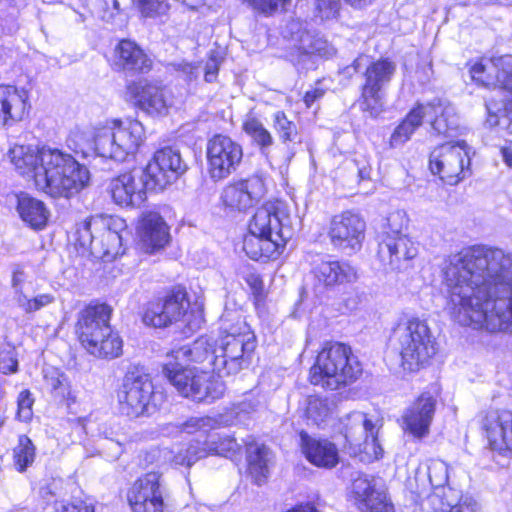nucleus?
<instances>
[{
  "label": "nucleus",
  "instance_id": "52",
  "mask_svg": "<svg viewBox=\"0 0 512 512\" xmlns=\"http://www.w3.org/2000/svg\"><path fill=\"white\" fill-rule=\"evenodd\" d=\"M361 108L372 117H377L383 110L382 91L362 86Z\"/></svg>",
  "mask_w": 512,
  "mask_h": 512
},
{
  "label": "nucleus",
  "instance_id": "21",
  "mask_svg": "<svg viewBox=\"0 0 512 512\" xmlns=\"http://www.w3.org/2000/svg\"><path fill=\"white\" fill-rule=\"evenodd\" d=\"M473 81L486 88H499L512 96V55L482 58L470 68Z\"/></svg>",
  "mask_w": 512,
  "mask_h": 512
},
{
  "label": "nucleus",
  "instance_id": "39",
  "mask_svg": "<svg viewBox=\"0 0 512 512\" xmlns=\"http://www.w3.org/2000/svg\"><path fill=\"white\" fill-rule=\"evenodd\" d=\"M16 199L21 219L33 229H42L48 220V211L44 203L25 193L16 195Z\"/></svg>",
  "mask_w": 512,
  "mask_h": 512
},
{
  "label": "nucleus",
  "instance_id": "4",
  "mask_svg": "<svg viewBox=\"0 0 512 512\" xmlns=\"http://www.w3.org/2000/svg\"><path fill=\"white\" fill-rule=\"evenodd\" d=\"M41 160L37 189L52 197L69 198L80 192L89 181L87 168L60 149L42 147Z\"/></svg>",
  "mask_w": 512,
  "mask_h": 512
},
{
  "label": "nucleus",
  "instance_id": "37",
  "mask_svg": "<svg viewBox=\"0 0 512 512\" xmlns=\"http://www.w3.org/2000/svg\"><path fill=\"white\" fill-rule=\"evenodd\" d=\"M314 273L326 286L353 282L357 278L356 270L350 264L339 261H321Z\"/></svg>",
  "mask_w": 512,
  "mask_h": 512
},
{
  "label": "nucleus",
  "instance_id": "34",
  "mask_svg": "<svg viewBox=\"0 0 512 512\" xmlns=\"http://www.w3.org/2000/svg\"><path fill=\"white\" fill-rule=\"evenodd\" d=\"M246 458L248 472L255 483L261 485L266 482L270 474V466L273 461L271 450L263 443L254 439L246 442Z\"/></svg>",
  "mask_w": 512,
  "mask_h": 512
},
{
  "label": "nucleus",
  "instance_id": "27",
  "mask_svg": "<svg viewBox=\"0 0 512 512\" xmlns=\"http://www.w3.org/2000/svg\"><path fill=\"white\" fill-rule=\"evenodd\" d=\"M259 401L254 397H246L243 401L233 405L231 411L227 414H219L216 417H193L184 424V430L187 433L197 431L206 432L220 426H230L235 419L241 420L244 416L249 415L257 410Z\"/></svg>",
  "mask_w": 512,
  "mask_h": 512
},
{
  "label": "nucleus",
  "instance_id": "38",
  "mask_svg": "<svg viewBox=\"0 0 512 512\" xmlns=\"http://www.w3.org/2000/svg\"><path fill=\"white\" fill-rule=\"evenodd\" d=\"M216 348V344H214L207 337H200L195 340L192 345L182 346L176 350H173L169 358H172L176 361H193L197 363H205L212 367L214 370V349Z\"/></svg>",
  "mask_w": 512,
  "mask_h": 512
},
{
  "label": "nucleus",
  "instance_id": "17",
  "mask_svg": "<svg viewBox=\"0 0 512 512\" xmlns=\"http://www.w3.org/2000/svg\"><path fill=\"white\" fill-rule=\"evenodd\" d=\"M206 158L211 179L220 181L237 170L243 158V150L229 136L216 134L207 142Z\"/></svg>",
  "mask_w": 512,
  "mask_h": 512
},
{
  "label": "nucleus",
  "instance_id": "53",
  "mask_svg": "<svg viewBox=\"0 0 512 512\" xmlns=\"http://www.w3.org/2000/svg\"><path fill=\"white\" fill-rule=\"evenodd\" d=\"M54 301L55 297L52 294L44 293L33 297L27 294L25 297L20 298L17 306L25 313H34L52 304Z\"/></svg>",
  "mask_w": 512,
  "mask_h": 512
},
{
  "label": "nucleus",
  "instance_id": "30",
  "mask_svg": "<svg viewBox=\"0 0 512 512\" xmlns=\"http://www.w3.org/2000/svg\"><path fill=\"white\" fill-rule=\"evenodd\" d=\"M28 92L12 85H0V126H12L24 119L30 107Z\"/></svg>",
  "mask_w": 512,
  "mask_h": 512
},
{
  "label": "nucleus",
  "instance_id": "49",
  "mask_svg": "<svg viewBox=\"0 0 512 512\" xmlns=\"http://www.w3.org/2000/svg\"><path fill=\"white\" fill-rule=\"evenodd\" d=\"M331 415V407L327 399L318 396L308 398L306 407V416L314 424L320 425L325 422Z\"/></svg>",
  "mask_w": 512,
  "mask_h": 512
},
{
  "label": "nucleus",
  "instance_id": "60",
  "mask_svg": "<svg viewBox=\"0 0 512 512\" xmlns=\"http://www.w3.org/2000/svg\"><path fill=\"white\" fill-rule=\"evenodd\" d=\"M177 70L181 72L187 80L192 81L197 79L201 69L199 65H195L192 63L182 62L178 64Z\"/></svg>",
  "mask_w": 512,
  "mask_h": 512
},
{
  "label": "nucleus",
  "instance_id": "41",
  "mask_svg": "<svg viewBox=\"0 0 512 512\" xmlns=\"http://www.w3.org/2000/svg\"><path fill=\"white\" fill-rule=\"evenodd\" d=\"M487 117L485 124L490 127L509 129L512 124V96L505 95L499 100L490 98L485 101Z\"/></svg>",
  "mask_w": 512,
  "mask_h": 512
},
{
  "label": "nucleus",
  "instance_id": "62",
  "mask_svg": "<svg viewBox=\"0 0 512 512\" xmlns=\"http://www.w3.org/2000/svg\"><path fill=\"white\" fill-rule=\"evenodd\" d=\"M57 512H94V508L91 505L79 502L78 504H63Z\"/></svg>",
  "mask_w": 512,
  "mask_h": 512
},
{
  "label": "nucleus",
  "instance_id": "26",
  "mask_svg": "<svg viewBox=\"0 0 512 512\" xmlns=\"http://www.w3.org/2000/svg\"><path fill=\"white\" fill-rule=\"evenodd\" d=\"M437 400L429 392H423L404 412L403 424L405 431L415 438L421 439L429 434Z\"/></svg>",
  "mask_w": 512,
  "mask_h": 512
},
{
  "label": "nucleus",
  "instance_id": "18",
  "mask_svg": "<svg viewBox=\"0 0 512 512\" xmlns=\"http://www.w3.org/2000/svg\"><path fill=\"white\" fill-rule=\"evenodd\" d=\"M97 238L93 245V255L104 261H111L124 253L122 240L127 234L125 220L113 216H95L93 223Z\"/></svg>",
  "mask_w": 512,
  "mask_h": 512
},
{
  "label": "nucleus",
  "instance_id": "61",
  "mask_svg": "<svg viewBox=\"0 0 512 512\" xmlns=\"http://www.w3.org/2000/svg\"><path fill=\"white\" fill-rule=\"evenodd\" d=\"M219 70V61L215 57H210L205 66V81L206 82H214L217 78Z\"/></svg>",
  "mask_w": 512,
  "mask_h": 512
},
{
  "label": "nucleus",
  "instance_id": "24",
  "mask_svg": "<svg viewBox=\"0 0 512 512\" xmlns=\"http://www.w3.org/2000/svg\"><path fill=\"white\" fill-rule=\"evenodd\" d=\"M365 228V221L358 214L344 212L333 217L328 234L335 247L354 251L361 247Z\"/></svg>",
  "mask_w": 512,
  "mask_h": 512
},
{
  "label": "nucleus",
  "instance_id": "59",
  "mask_svg": "<svg viewBox=\"0 0 512 512\" xmlns=\"http://www.w3.org/2000/svg\"><path fill=\"white\" fill-rule=\"evenodd\" d=\"M246 283L250 287L252 293L256 299H260L263 296L264 284L259 274L255 272H249L244 277Z\"/></svg>",
  "mask_w": 512,
  "mask_h": 512
},
{
  "label": "nucleus",
  "instance_id": "40",
  "mask_svg": "<svg viewBox=\"0 0 512 512\" xmlns=\"http://www.w3.org/2000/svg\"><path fill=\"white\" fill-rule=\"evenodd\" d=\"M272 127L285 146L286 158L290 161L295 155L294 145L300 142L297 125L283 111H276L272 114Z\"/></svg>",
  "mask_w": 512,
  "mask_h": 512
},
{
  "label": "nucleus",
  "instance_id": "7",
  "mask_svg": "<svg viewBox=\"0 0 512 512\" xmlns=\"http://www.w3.org/2000/svg\"><path fill=\"white\" fill-rule=\"evenodd\" d=\"M360 373V363L349 346L338 342L327 343L310 370V381L313 385L337 390L353 382Z\"/></svg>",
  "mask_w": 512,
  "mask_h": 512
},
{
  "label": "nucleus",
  "instance_id": "63",
  "mask_svg": "<svg viewBox=\"0 0 512 512\" xmlns=\"http://www.w3.org/2000/svg\"><path fill=\"white\" fill-rule=\"evenodd\" d=\"M285 512H320V510L315 502L306 501L296 504Z\"/></svg>",
  "mask_w": 512,
  "mask_h": 512
},
{
  "label": "nucleus",
  "instance_id": "10",
  "mask_svg": "<svg viewBox=\"0 0 512 512\" xmlns=\"http://www.w3.org/2000/svg\"><path fill=\"white\" fill-rule=\"evenodd\" d=\"M425 117L431 120V126L438 134L446 135L458 126L455 108L446 100L436 99L427 105H418L395 128L390 137V145L397 147L407 142Z\"/></svg>",
  "mask_w": 512,
  "mask_h": 512
},
{
  "label": "nucleus",
  "instance_id": "12",
  "mask_svg": "<svg viewBox=\"0 0 512 512\" xmlns=\"http://www.w3.org/2000/svg\"><path fill=\"white\" fill-rule=\"evenodd\" d=\"M382 424L377 418L360 411H354L342 418V432L363 462H373L382 458L384 450L378 434Z\"/></svg>",
  "mask_w": 512,
  "mask_h": 512
},
{
  "label": "nucleus",
  "instance_id": "47",
  "mask_svg": "<svg viewBox=\"0 0 512 512\" xmlns=\"http://www.w3.org/2000/svg\"><path fill=\"white\" fill-rule=\"evenodd\" d=\"M340 0H314L312 19L316 23L335 20L340 15Z\"/></svg>",
  "mask_w": 512,
  "mask_h": 512
},
{
  "label": "nucleus",
  "instance_id": "32",
  "mask_svg": "<svg viewBox=\"0 0 512 512\" xmlns=\"http://www.w3.org/2000/svg\"><path fill=\"white\" fill-rule=\"evenodd\" d=\"M301 448L306 459L317 467L330 469L339 462L337 447L326 439H316L301 433Z\"/></svg>",
  "mask_w": 512,
  "mask_h": 512
},
{
  "label": "nucleus",
  "instance_id": "29",
  "mask_svg": "<svg viewBox=\"0 0 512 512\" xmlns=\"http://www.w3.org/2000/svg\"><path fill=\"white\" fill-rule=\"evenodd\" d=\"M489 444L493 450L512 452V412L491 410L483 421Z\"/></svg>",
  "mask_w": 512,
  "mask_h": 512
},
{
  "label": "nucleus",
  "instance_id": "5",
  "mask_svg": "<svg viewBox=\"0 0 512 512\" xmlns=\"http://www.w3.org/2000/svg\"><path fill=\"white\" fill-rule=\"evenodd\" d=\"M112 307L105 303L89 305L78 314L76 334L82 346L98 358H117L123 341L110 326Z\"/></svg>",
  "mask_w": 512,
  "mask_h": 512
},
{
  "label": "nucleus",
  "instance_id": "11",
  "mask_svg": "<svg viewBox=\"0 0 512 512\" xmlns=\"http://www.w3.org/2000/svg\"><path fill=\"white\" fill-rule=\"evenodd\" d=\"M163 372L182 396L196 401L217 399L225 392V385L220 379H214L209 372L196 367H184L172 358L164 365Z\"/></svg>",
  "mask_w": 512,
  "mask_h": 512
},
{
  "label": "nucleus",
  "instance_id": "44",
  "mask_svg": "<svg viewBox=\"0 0 512 512\" xmlns=\"http://www.w3.org/2000/svg\"><path fill=\"white\" fill-rule=\"evenodd\" d=\"M242 127L252 142L259 147L260 151L263 154H267L274 144V138L264 124L256 117H248Z\"/></svg>",
  "mask_w": 512,
  "mask_h": 512
},
{
  "label": "nucleus",
  "instance_id": "50",
  "mask_svg": "<svg viewBox=\"0 0 512 512\" xmlns=\"http://www.w3.org/2000/svg\"><path fill=\"white\" fill-rule=\"evenodd\" d=\"M207 448V452H214L215 454L222 455L224 457H233L239 450L240 445L237 441L229 436L219 438L218 441L214 439V435H209V441L202 444Z\"/></svg>",
  "mask_w": 512,
  "mask_h": 512
},
{
  "label": "nucleus",
  "instance_id": "9",
  "mask_svg": "<svg viewBox=\"0 0 512 512\" xmlns=\"http://www.w3.org/2000/svg\"><path fill=\"white\" fill-rule=\"evenodd\" d=\"M394 338L405 370L417 371L437 352V343L426 321L411 318L398 324Z\"/></svg>",
  "mask_w": 512,
  "mask_h": 512
},
{
  "label": "nucleus",
  "instance_id": "33",
  "mask_svg": "<svg viewBox=\"0 0 512 512\" xmlns=\"http://www.w3.org/2000/svg\"><path fill=\"white\" fill-rule=\"evenodd\" d=\"M114 65L121 71L146 73L151 69L152 62L135 42L122 40L115 48Z\"/></svg>",
  "mask_w": 512,
  "mask_h": 512
},
{
  "label": "nucleus",
  "instance_id": "42",
  "mask_svg": "<svg viewBox=\"0 0 512 512\" xmlns=\"http://www.w3.org/2000/svg\"><path fill=\"white\" fill-rule=\"evenodd\" d=\"M158 453H163L164 457L173 454L172 462L175 465L191 467L199 459L208 455L207 448L203 446L200 441H193L189 444L177 447L176 451L168 449L157 450Z\"/></svg>",
  "mask_w": 512,
  "mask_h": 512
},
{
  "label": "nucleus",
  "instance_id": "43",
  "mask_svg": "<svg viewBox=\"0 0 512 512\" xmlns=\"http://www.w3.org/2000/svg\"><path fill=\"white\" fill-rule=\"evenodd\" d=\"M43 374L45 386L55 399L66 400L71 397V386L63 372L54 367H47Z\"/></svg>",
  "mask_w": 512,
  "mask_h": 512
},
{
  "label": "nucleus",
  "instance_id": "54",
  "mask_svg": "<svg viewBox=\"0 0 512 512\" xmlns=\"http://www.w3.org/2000/svg\"><path fill=\"white\" fill-rule=\"evenodd\" d=\"M30 284L31 282L26 272L20 267L15 268L12 274V288L14 291L13 298L16 304L20 301V298L28 294V286Z\"/></svg>",
  "mask_w": 512,
  "mask_h": 512
},
{
  "label": "nucleus",
  "instance_id": "8",
  "mask_svg": "<svg viewBox=\"0 0 512 512\" xmlns=\"http://www.w3.org/2000/svg\"><path fill=\"white\" fill-rule=\"evenodd\" d=\"M407 225L406 213L401 210L390 213L386 219L377 249V258L385 270L406 269L418 254L417 245L404 233Z\"/></svg>",
  "mask_w": 512,
  "mask_h": 512
},
{
  "label": "nucleus",
  "instance_id": "51",
  "mask_svg": "<svg viewBox=\"0 0 512 512\" xmlns=\"http://www.w3.org/2000/svg\"><path fill=\"white\" fill-rule=\"evenodd\" d=\"M95 222V216H92L83 222L79 223L76 228L75 236L76 243L84 250H89L93 255V245L96 241L97 234L94 229L93 223Z\"/></svg>",
  "mask_w": 512,
  "mask_h": 512
},
{
  "label": "nucleus",
  "instance_id": "55",
  "mask_svg": "<svg viewBox=\"0 0 512 512\" xmlns=\"http://www.w3.org/2000/svg\"><path fill=\"white\" fill-rule=\"evenodd\" d=\"M18 370V360L15 348L5 345L0 349V372L3 374L15 373Z\"/></svg>",
  "mask_w": 512,
  "mask_h": 512
},
{
  "label": "nucleus",
  "instance_id": "23",
  "mask_svg": "<svg viewBox=\"0 0 512 512\" xmlns=\"http://www.w3.org/2000/svg\"><path fill=\"white\" fill-rule=\"evenodd\" d=\"M266 192L262 177L253 175L227 184L220 196L224 209L228 212H245L257 203Z\"/></svg>",
  "mask_w": 512,
  "mask_h": 512
},
{
  "label": "nucleus",
  "instance_id": "1",
  "mask_svg": "<svg viewBox=\"0 0 512 512\" xmlns=\"http://www.w3.org/2000/svg\"><path fill=\"white\" fill-rule=\"evenodd\" d=\"M443 283L455 320L490 333L512 334V252L473 245L451 254Z\"/></svg>",
  "mask_w": 512,
  "mask_h": 512
},
{
  "label": "nucleus",
  "instance_id": "25",
  "mask_svg": "<svg viewBox=\"0 0 512 512\" xmlns=\"http://www.w3.org/2000/svg\"><path fill=\"white\" fill-rule=\"evenodd\" d=\"M127 93L134 105L150 116L165 115L171 105L164 88L147 80L131 83Z\"/></svg>",
  "mask_w": 512,
  "mask_h": 512
},
{
  "label": "nucleus",
  "instance_id": "15",
  "mask_svg": "<svg viewBox=\"0 0 512 512\" xmlns=\"http://www.w3.org/2000/svg\"><path fill=\"white\" fill-rule=\"evenodd\" d=\"M470 150L463 140L436 147L429 157L431 172L449 185L458 184L470 174Z\"/></svg>",
  "mask_w": 512,
  "mask_h": 512
},
{
  "label": "nucleus",
  "instance_id": "13",
  "mask_svg": "<svg viewBox=\"0 0 512 512\" xmlns=\"http://www.w3.org/2000/svg\"><path fill=\"white\" fill-rule=\"evenodd\" d=\"M118 408L129 418L149 415L156 410L157 394L149 374L129 370L117 391Z\"/></svg>",
  "mask_w": 512,
  "mask_h": 512
},
{
  "label": "nucleus",
  "instance_id": "36",
  "mask_svg": "<svg viewBox=\"0 0 512 512\" xmlns=\"http://www.w3.org/2000/svg\"><path fill=\"white\" fill-rule=\"evenodd\" d=\"M428 505L435 512H477V503L470 496L459 497L455 489L446 490V498L435 492L427 496Z\"/></svg>",
  "mask_w": 512,
  "mask_h": 512
},
{
  "label": "nucleus",
  "instance_id": "28",
  "mask_svg": "<svg viewBox=\"0 0 512 512\" xmlns=\"http://www.w3.org/2000/svg\"><path fill=\"white\" fill-rule=\"evenodd\" d=\"M355 72L363 71V86L383 91L391 82L397 65L388 58L371 61L368 56L360 55L352 64Z\"/></svg>",
  "mask_w": 512,
  "mask_h": 512
},
{
  "label": "nucleus",
  "instance_id": "56",
  "mask_svg": "<svg viewBox=\"0 0 512 512\" xmlns=\"http://www.w3.org/2000/svg\"><path fill=\"white\" fill-rule=\"evenodd\" d=\"M34 404V398L29 390H23L19 393L17 399V418L20 421L28 422L33 416L32 406Z\"/></svg>",
  "mask_w": 512,
  "mask_h": 512
},
{
  "label": "nucleus",
  "instance_id": "31",
  "mask_svg": "<svg viewBox=\"0 0 512 512\" xmlns=\"http://www.w3.org/2000/svg\"><path fill=\"white\" fill-rule=\"evenodd\" d=\"M138 234L148 252L163 248L170 238L169 228L157 212L143 214L139 222Z\"/></svg>",
  "mask_w": 512,
  "mask_h": 512
},
{
  "label": "nucleus",
  "instance_id": "48",
  "mask_svg": "<svg viewBox=\"0 0 512 512\" xmlns=\"http://www.w3.org/2000/svg\"><path fill=\"white\" fill-rule=\"evenodd\" d=\"M379 492L366 475H359L352 482L351 493L359 509Z\"/></svg>",
  "mask_w": 512,
  "mask_h": 512
},
{
  "label": "nucleus",
  "instance_id": "58",
  "mask_svg": "<svg viewBox=\"0 0 512 512\" xmlns=\"http://www.w3.org/2000/svg\"><path fill=\"white\" fill-rule=\"evenodd\" d=\"M359 510L361 512H394L393 505L387 500L385 493L382 491L370 501L365 502Z\"/></svg>",
  "mask_w": 512,
  "mask_h": 512
},
{
  "label": "nucleus",
  "instance_id": "57",
  "mask_svg": "<svg viewBox=\"0 0 512 512\" xmlns=\"http://www.w3.org/2000/svg\"><path fill=\"white\" fill-rule=\"evenodd\" d=\"M141 13L146 17L165 14L169 8L167 0H137Z\"/></svg>",
  "mask_w": 512,
  "mask_h": 512
},
{
  "label": "nucleus",
  "instance_id": "35",
  "mask_svg": "<svg viewBox=\"0 0 512 512\" xmlns=\"http://www.w3.org/2000/svg\"><path fill=\"white\" fill-rule=\"evenodd\" d=\"M8 156L15 169L21 175L32 178L37 187V175L42 166V148L15 145L9 150Z\"/></svg>",
  "mask_w": 512,
  "mask_h": 512
},
{
  "label": "nucleus",
  "instance_id": "14",
  "mask_svg": "<svg viewBox=\"0 0 512 512\" xmlns=\"http://www.w3.org/2000/svg\"><path fill=\"white\" fill-rule=\"evenodd\" d=\"M190 302L186 292L172 291L164 298L147 304L143 322L153 327H166L172 323L183 321L190 330L199 329L203 317L200 312L190 311Z\"/></svg>",
  "mask_w": 512,
  "mask_h": 512
},
{
  "label": "nucleus",
  "instance_id": "6",
  "mask_svg": "<svg viewBox=\"0 0 512 512\" xmlns=\"http://www.w3.org/2000/svg\"><path fill=\"white\" fill-rule=\"evenodd\" d=\"M230 321L227 316L222 318L224 335L214 349V372L219 377L234 375L247 368L257 346L256 336L244 320Z\"/></svg>",
  "mask_w": 512,
  "mask_h": 512
},
{
  "label": "nucleus",
  "instance_id": "19",
  "mask_svg": "<svg viewBox=\"0 0 512 512\" xmlns=\"http://www.w3.org/2000/svg\"><path fill=\"white\" fill-rule=\"evenodd\" d=\"M143 170L150 180V186L162 190L186 172L187 164L178 149L164 147L154 153Z\"/></svg>",
  "mask_w": 512,
  "mask_h": 512
},
{
  "label": "nucleus",
  "instance_id": "46",
  "mask_svg": "<svg viewBox=\"0 0 512 512\" xmlns=\"http://www.w3.org/2000/svg\"><path fill=\"white\" fill-rule=\"evenodd\" d=\"M427 475L429 483L433 488V492L431 494L438 492L442 494V499H445L446 490L452 489L451 487L446 486L449 479L447 463L440 459L429 460L427 464Z\"/></svg>",
  "mask_w": 512,
  "mask_h": 512
},
{
  "label": "nucleus",
  "instance_id": "3",
  "mask_svg": "<svg viewBox=\"0 0 512 512\" xmlns=\"http://www.w3.org/2000/svg\"><path fill=\"white\" fill-rule=\"evenodd\" d=\"M293 236L290 215L282 202H267L254 213L243 250L255 261L277 258Z\"/></svg>",
  "mask_w": 512,
  "mask_h": 512
},
{
  "label": "nucleus",
  "instance_id": "45",
  "mask_svg": "<svg viewBox=\"0 0 512 512\" xmlns=\"http://www.w3.org/2000/svg\"><path fill=\"white\" fill-rule=\"evenodd\" d=\"M36 458V447L27 435H20L13 448V463L20 473L27 470Z\"/></svg>",
  "mask_w": 512,
  "mask_h": 512
},
{
  "label": "nucleus",
  "instance_id": "2",
  "mask_svg": "<svg viewBox=\"0 0 512 512\" xmlns=\"http://www.w3.org/2000/svg\"><path fill=\"white\" fill-rule=\"evenodd\" d=\"M144 138L145 129L140 121L112 119L103 127L73 128L66 139V145L75 154L82 156L93 150L101 157L124 161L138 150Z\"/></svg>",
  "mask_w": 512,
  "mask_h": 512
},
{
  "label": "nucleus",
  "instance_id": "20",
  "mask_svg": "<svg viewBox=\"0 0 512 512\" xmlns=\"http://www.w3.org/2000/svg\"><path fill=\"white\" fill-rule=\"evenodd\" d=\"M143 168H135L111 180L109 190L113 201L120 206L139 207L148 190H154Z\"/></svg>",
  "mask_w": 512,
  "mask_h": 512
},
{
  "label": "nucleus",
  "instance_id": "22",
  "mask_svg": "<svg viewBox=\"0 0 512 512\" xmlns=\"http://www.w3.org/2000/svg\"><path fill=\"white\" fill-rule=\"evenodd\" d=\"M127 500L133 512H164L161 475L148 472L138 478L129 488Z\"/></svg>",
  "mask_w": 512,
  "mask_h": 512
},
{
  "label": "nucleus",
  "instance_id": "16",
  "mask_svg": "<svg viewBox=\"0 0 512 512\" xmlns=\"http://www.w3.org/2000/svg\"><path fill=\"white\" fill-rule=\"evenodd\" d=\"M280 34L288 42L287 48L291 50L288 56L292 62H299L302 56L310 54L320 56L332 54L333 48L327 41L311 32L300 18L287 19L280 27Z\"/></svg>",
  "mask_w": 512,
  "mask_h": 512
},
{
  "label": "nucleus",
  "instance_id": "64",
  "mask_svg": "<svg viewBox=\"0 0 512 512\" xmlns=\"http://www.w3.org/2000/svg\"><path fill=\"white\" fill-rule=\"evenodd\" d=\"M324 95V90L320 88H315L313 90L307 91L304 96V102L306 106L309 108L313 105V103L321 98Z\"/></svg>",
  "mask_w": 512,
  "mask_h": 512
}]
</instances>
